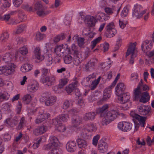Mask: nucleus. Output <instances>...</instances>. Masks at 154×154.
Listing matches in <instances>:
<instances>
[{"label":"nucleus","mask_w":154,"mask_h":154,"mask_svg":"<svg viewBox=\"0 0 154 154\" xmlns=\"http://www.w3.org/2000/svg\"><path fill=\"white\" fill-rule=\"evenodd\" d=\"M136 43H130L128 48L126 55L128 56L131 54V57L129 60V63L133 64L134 62V58L137 56V51L136 50Z\"/></svg>","instance_id":"9"},{"label":"nucleus","mask_w":154,"mask_h":154,"mask_svg":"<svg viewBox=\"0 0 154 154\" xmlns=\"http://www.w3.org/2000/svg\"><path fill=\"white\" fill-rule=\"evenodd\" d=\"M57 97L55 96L51 95V93L49 92L43 93L39 99V101L44 102L46 106H52L56 103Z\"/></svg>","instance_id":"7"},{"label":"nucleus","mask_w":154,"mask_h":154,"mask_svg":"<svg viewBox=\"0 0 154 154\" xmlns=\"http://www.w3.org/2000/svg\"><path fill=\"white\" fill-rule=\"evenodd\" d=\"M11 104L8 103H5L2 106V109L3 111H9L10 109Z\"/></svg>","instance_id":"49"},{"label":"nucleus","mask_w":154,"mask_h":154,"mask_svg":"<svg viewBox=\"0 0 154 154\" xmlns=\"http://www.w3.org/2000/svg\"><path fill=\"white\" fill-rule=\"evenodd\" d=\"M55 80V78L52 76H47L42 78L41 79V81L44 84L48 86H51L54 84Z\"/></svg>","instance_id":"28"},{"label":"nucleus","mask_w":154,"mask_h":154,"mask_svg":"<svg viewBox=\"0 0 154 154\" xmlns=\"http://www.w3.org/2000/svg\"><path fill=\"white\" fill-rule=\"evenodd\" d=\"M9 37V34L7 32L3 33L0 36V41L2 42H5L7 41Z\"/></svg>","instance_id":"47"},{"label":"nucleus","mask_w":154,"mask_h":154,"mask_svg":"<svg viewBox=\"0 0 154 154\" xmlns=\"http://www.w3.org/2000/svg\"><path fill=\"white\" fill-rule=\"evenodd\" d=\"M77 39L78 43L79 46L81 47H83L85 43V39L83 38H78L77 36H75L73 38V40L74 39Z\"/></svg>","instance_id":"43"},{"label":"nucleus","mask_w":154,"mask_h":154,"mask_svg":"<svg viewBox=\"0 0 154 154\" xmlns=\"http://www.w3.org/2000/svg\"><path fill=\"white\" fill-rule=\"evenodd\" d=\"M55 130L60 132H63L66 130V128L64 125L60 123L56 127Z\"/></svg>","instance_id":"51"},{"label":"nucleus","mask_w":154,"mask_h":154,"mask_svg":"<svg viewBox=\"0 0 154 154\" xmlns=\"http://www.w3.org/2000/svg\"><path fill=\"white\" fill-rule=\"evenodd\" d=\"M78 82L76 80L75 81L66 87V90L68 93L70 94L78 86Z\"/></svg>","instance_id":"31"},{"label":"nucleus","mask_w":154,"mask_h":154,"mask_svg":"<svg viewBox=\"0 0 154 154\" xmlns=\"http://www.w3.org/2000/svg\"><path fill=\"white\" fill-rule=\"evenodd\" d=\"M96 17L97 20L103 22L109 20L110 17L103 12H99L96 14Z\"/></svg>","instance_id":"26"},{"label":"nucleus","mask_w":154,"mask_h":154,"mask_svg":"<svg viewBox=\"0 0 154 154\" xmlns=\"http://www.w3.org/2000/svg\"><path fill=\"white\" fill-rule=\"evenodd\" d=\"M32 64L29 63H25L22 65L20 68V70L23 72H26L31 70L33 68Z\"/></svg>","instance_id":"35"},{"label":"nucleus","mask_w":154,"mask_h":154,"mask_svg":"<svg viewBox=\"0 0 154 154\" xmlns=\"http://www.w3.org/2000/svg\"><path fill=\"white\" fill-rule=\"evenodd\" d=\"M112 91V89L109 87L106 88L104 90L103 92V99L104 100H106L110 97Z\"/></svg>","instance_id":"37"},{"label":"nucleus","mask_w":154,"mask_h":154,"mask_svg":"<svg viewBox=\"0 0 154 154\" xmlns=\"http://www.w3.org/2000/svg\"><path fill=\"white\" fill-rule=\"evenodd\" d=\"M59 118L61 121H62L64 122H67L69 119V115L68 114H62L58 116Z\"/></svg>","instance_id":"53"},{"label":"nucleus","mask_w":154,"mask_h":154,"mask_svg":"<svg viewBox=\"0 0 154 154\" xmlns=\"http://www.w3.org/2000/svg\"><path fill=\"white\" fill-rule=\"evenodd\" d=\"M122 40L121 38L120 37H119L116 41V45L114 49L115 51H116L119 49V47L121 44Z\"/></svg>","instance_id":"59"},{"label":"nucleus","mask_w":154,"mask_h":154,"mask_svg":"<svg viewBox=\"0 0 154 154\" xmlns=\"http://www.w3.org/2000/svg\"><path fill=\"white\" fill-rule=\"evenodd\" d=\"M49 143L45 145L43 147L45 150H48L51 149L57 148L59 141L56 136H51L49 137Z\"/></svg>","instance_id":"11"},{"label":"nucleus","mask_w":154,"mask_h":154,"mask_svg":"<svg viewBox=\"0 0 154 154\" xmlns=\"http://www.w3.org/2000/svg\"><path fill=\"white\" fill-rule=\"evenodd\" d=\"M138 109L140 115L147 116L151 115V108L150 106L141 105L138 106Z\"/></svg>","instance_id":"14"},{"label":"nucleus","mask_w":154,"mask_h":154,"mask_svg":"<svg viewBox=\"0 0 154 154\" xmlns=\"http://www.w3.org/2000/svg\"><path fill=\"white\" fill-rule=\"evenodd\" d=\"M53 58L51 54L48 55L46 57L45 63L47 66L51 65L52 63Z\"/></svg>","instance_id":"54"},{"label":"nucleus","mask_w":154,"mask_h":154,"mask_svg":"<svg viewBox=\"0 0 154 154\" xmlns=\"http://www.w3.org/2000/svg\"><path fill=\"white\" fill-rule=\"evenodd\" d=\"M101 78V76H100L96 80L95 74H93L85 79L82 81V84L85 86H89L91 90H93L97 86Z\"/></svg>","instance_id":"6"},{"label":"nucleus","mask_w":154,"mask_h":154,"mask_svg":"<svg viewBox=\"0 0 154 154\" xmlns=\"http://www.w3.org/2000/svg\"><path fill=\"white\" fill-rule=\"evenodd\" d=\"M70 105V104L68 100H65L63 103L62 108L63 109H66L69 108Z\"/></svg>","instance_id":"58"},{"label":"nucleus","mask_w":154,"mask_h":154,"mask_svg":"<svg viewBox=\"0 0 154 154\" xmlns=\"http://www.w3.org/2000/svg\"><path fill=\"white\" fill-rule=\"evenodd\" d=\"M126 87L124 83L120 82L117 85L115 88V94L117 96H120L123 94L125 90Z\"/></svg>","instance_id":"20"},{"label":"nucleus","mask_w":154,"mask_h":154,"mask_svg":"<svg viewBox=\"0 0 154 154\" xmlns=\"http://www.w3.org/2000/svg\"><path fill=\"white\" fill-rule=\"evenodd\" d=\"M42 112H39V115L35 120V123L37 124L41 123L42 122L48 119L50 116V114L48 113L42 114Z\"/></svg>","instance_id":"21"},{"label":"nucleus","mask_w":154,"mask_h":154,"mask_svg":"<svg viewBox=\"0 0 154 154\" xmlns=\"http://www.w3.org/2000/svg\"><path fill=\"white\" fill-rule=\"evenodd\" d=\"M43 138V137H41L38 138L36 141L32 145V147L34 149H36L39 147L40 144L42 142Z\"/></svg>","instance_id":"55"},{"label":"nucleus","mask_w":154,"mask_h":154,"mask_svg":"<svg viewBox=\"0 0 154 154\" xmlns=\"http://www.w3.org/2000/svg\"><path fill=\"white\" fill-rule=\"evenodd\" d=\"M76 142L79 147L80 148H85L88 146V143L86 140H83L81 138H79L76 140Z\"/></svg>","instance_id":"36"},{"label":"nucleus","mask_w":154,"mask_h":154,"mask_svg":"<svg viewBox=\"0 0 154 154\" xmlns=\"http://www.w3.org/2000/svg\"><path fill=\"white\" fill-rule=\"evenodd\" d=\"M64 62L66 64H69L72 61V57L69 55H66L63 58Z\"/></svg>","instance_id":"50"},{"label":"nucleus","mask_w":154,"mask_h":154,"mask_svg":"<svg viewBox=\"0 0 154 154\" xmlns=\"http://www.w3.org/2000/svg\"><path fill=\"white\" fill-rule=\"evenodd\" d=\"M109 44L107 42H105L103 44H101L100 47H98L94 50V51H95L97 50H103V51L105 52L107 51L109 48Z\"/></svg>","instance_id":"38"},{"label":"nucleus","mask_w":154,"mask_h":154,"mask_svg":"<svg viewBox=\"0 0 154 154\" xmlns=\"http://www.w3.org/2000/svg\"><path fill=\"white\" fill-rule=\"evenodd\" d=\"M68 82V80L66 78H64L61 79L59 84L60 87L63 88V87Z\"/></svg>","instance_id":"64"},{"label":"nucleus","mask_w":154,"mask_h":154,"mask_svg":"<svg viewBox=\"0 0 154 154\" xmlns=\"http://www.w3.org/2000/svg\"><path fill=\"white\" fill-rule=\"evenodd\" d=\"M122 103V104L120 107V108L122 110H126L129 108L131 104L130 103Z\"/></svg>","instance_id":"61"},{"label":"nucleus","mask_w":154,"mask_h":154,"mask_svg":"<svg viewBox=\"0 0 154 154\" xmlns=\"http://www.w3.org/2000/svg\"><path fill=\"white\" fill-rule=\"evenodd\" d=\"M101 40L102 37L101 36H99L92 41L91 43V49H93L98 43L101 42Z\"/></svg>","instance_id":"39"},{"label":"nucleus","mask_w":154,"mask_h":154,"mask_svg":"<svg viewBox=\"0 0 154 154\" xmlns=\"http://www.w3.org/2000/svg\"><path fill=\"white\" fill-rule=\"evenodd\" d=\"M47 129V127L44 125L39 126L34 130L33 133L35 135H40L45 133Z\"/></svg>","instance_id":"30"},{"label":"nucleus","mask_w":154,"mask_h":154,"mask_svg":"<svg viewBox=\"0 0 154 154\" xmlns=\"http://www.w3.org/2000/svg\"><path fill=\"white\" fill-rule=\"evenodd\" d=\"M108 145L107 143L103 140H101L98 144V149L99 152L103 153L107 150Z\"/></svg>","instance_id":"22"},{"label":"nucleus","mask_w":154,"mask_h":154,"mask_svg":"<svg viewBox=\"0 0 154 154\" xmlns=\"http://www.w3.org/2000/svg\"><path fill=\"white\" fill-rule=\"evenodd\" d=\"M130 6L129 5H127L123 8L121 13V16L122 17H125L128 14Z\"/></svg>","instance_id":"46"},{"label":"nucleus","mask_w":154,"mask_h":154,"mask_svg":"<svg viewBox=\"0 0 154 154\" xmlns=\"http://www.w3.org/2000/svg\"><path fill=\"white\" fill-rule=\"evenodd\" d=\"M139 75L137 72H133L131 75L130 81H133L135 83H137L139 81Z\"/></svg>","instance_id":"45"},{"label":"nucleus","mask_w":154,"mask_h":154,"mask_svg":"<svg viewBox=\"0 0 154 154\" xmlns=\"http://www.w3.org/2000/svg\"><path fill=\"white\" fill-rule=\"evenodd\" d=\"M26 121L24 117H22L20 119V123L18 125V128L20 129L26 125Z\"/></svg>","instance_id":"52"},{"label":"nucleus","mask_w":154,"mask_h":154,"mask_svg":"<svg viewBox=\"0 0 154 154\" xmlns=\"http://www.w3.org/2000/svg\"><path fill=\"white\" fill-rule=\"evenodd\" d=\"M116 10V7L113 5L111 7H106L104 9L105 12L108 15L112 14Z\"/></svg>","instance_id":"42"},{"label":"nucleus","mask_w":154,"mask_h":154,"mask_svg":"<svg viewBox=\"0 0 154 154\" xmlns=\"http://www.w3.org/2000/svg\"><path fill=\"white\" fill-rule=\"evenodd\" d=\"M141 86V85L139 84L134 90L133 99L134 100H139L142 95L143 92H142Z\"/></svg>","instance_id":"19"},{"label":"nucleus","mask_w":154,"mask_h":154,"mask_svg":"<svg viewBox=\"0 0 154 154\" xmlns=\"http://www.w3.org/2000/svg\"><path fill=\"white\" fill-rule=\"evenodd\" d=\"M77 146L74 141L71 140L68 142L66 145L67 150L69 152H73L76 149Z\"/></svg>","instance_id":"23"},{"label":"nucleus","mask_w":154,"mask_h":154,"mask_svg":"<svg viewBox=\"0 0 154 154\" xmlns=\"http://www.w3.org/2000/svg\"><path fill=\"white\" fill-rule=\"evenodd\" d=\"M108 61L106 62H104L100 64L101 68L103 69L104 71L109 69L111 66V65L113 63V61L110 60L109 58H108Z\"/></svg>","instance_id":"34"},{"label":"nucleus","mask_w":154,"mask_h":154,"mask_svg":"<svg viewBox=\"0 0 154 154\" xmlns=\"http://www.w3.org/2000/svg\"><path fill=\"white\" fill-rule=\"evenodd\" d=\"M118 99L121 103L128 102L130 98V94L129 93H123L120 96H118Z\"/></svg>","instance_id":"25"},{"label":"nucleus","mask_w":154,"mask_h":154,"mask_svg":"<svg viewBox=\"0 0 154 154\" xmlns=\"http://www.w3.org/2000/svg\"><path fill=\"white\" fill-rule=\"evenodd\" d=\"M18 122V119L17 117L14 119L9 118L6 119L4 121L5 124L9 127H13L16 125Z\"/></svg>","instance_id":"27"},{"label":"nucleus","mask_w":154,"mask_h":154,"mask_svg":"<svg viewBox=\"0 0 154 154\" xmlns=\"http://www.w3.org/2000/svg\"><path fill=\"white\" fill-rule=\"evenodd\" d=\"M153 43L151 40H147L143 42L141 45L142 49L144 52L147 53L146 50L151 49Z\"/></svg>","instance_id":"24"},{"label":"nucleus","mask_w":154,"mask_h":154,"mask_svg":"<svg viewBox=\"0 0 154 154\" xmlns=\"http://www.w3.org/2000/svg\"><path fill=\"white\" fill-rule=\"evenodd\" d=\"M107 109L104 112L102 113V115L100 114L101 116H103L102 121V124L103 125H107L116 118L117 115H120L119 108H118L117 110L113 109L105 114Z\"/></svg>","instance_id":"5"},{"label":"nucleus","mask_w":154,"mask_h":154,"mask_svg":"<svg viewBox=\"0 0 154 154\" xmlns=\"http://www.w3.org/2000/svg\"><path fill=\"white\" fill-rule=\"evenodd\" d=\"M3 50V51H7L8 50L9 51L8 52H7L4 55L2 58L3 60L5 62L8 63V64L6 66H8L10 63L14 64V63H9V62L11 61L17 60L18 59L21 61L24 60V57L22 56H20L19 53L23 56L26 55L28 53V51L27 47L26 46H24L20 48L18 51H16L15 52V55H14L12 49L11 45L9 44H8L4 47ZM14 64L15 66V67H16V66Z\"/></svg>","instance_id":"2"},{"label":"nucleus","mask_w":154,"mask_h":154,"mask_svg":"<svg viewBox=\"0 0 154 154\" xmlns=\"http://www.w3.org/2000/svg\"><path fill=\"white\" fill-rule=\"evenodd\" d=\"M5 2L1 6V9L4 11L6 10L7 8H9L11 5V2L8 1H5Z\"/></svg>","instance_id":"48"},{"label":"nucleus","mask_w":154,"mask_h":154,"mask_svg":"<svg viewBox=\"0 0 154 154\" xmlns=\"http://www.w3.org/2000/svg\"><path fill=\"white\" fill-rule=\"evenodd\" d=\"M97 20L95 17L88 15L86 16L85 22L90 27H93L95 26Z\"/></svg>","instance_id":"16"},{"label":"nucleus","mask_w":154,"mask_h":154,"mask_svg":"<svg viewBox=\"0 0 154 154\" xmlns=\"http://www.w3.org/2000/svg\"><path fill=\"white\" fill-rule=\"evenodd\" d=\"M130 115L134 119L137 120L139 122V123L137 124H136V123H135L136 129H137L140 126L142 127H145L146 119L145 117L141 116L133 112H131Z\"/></svg>","instance_id":"12"},{"label":"nucleus","mask_w":154,"mask_h":154,"mask_svg":"<svg viewBox=\"0 0 154 154\" xmlns=\"http://www.w3.org/2000/svg\"><path fill=\"white\" fill-rule=\"evenodd\" d=\"M77 112L76 108H72L68 111L69 114L75 116L72 120V125L75 128L77 133L79 134L80 137L85 140H89L91 138V132L96 131L97 128L93 123H88L83 127H78L82 122V119L79 116L76 115Z\"/></svg>","instance_id":"1"},{"label":"nucleus","mask_w":154,"mask_h":154,"mask_svg":"<svg viewBox=\"0 0 154 154\" xmlns=\"http://www.w3.org/2000/svg\"><path fill=\"white\" fill-rule=\"evenodd\" d=\"M39 87V84L38 82L36 81H32L27 86V91L31 93L35 92L38 90Z\"/></svg>","instance_id":"18"},{"label":"nucleus","mask_w":154,"mask_h":154,"mask_svg":"<svg viewBox=\"0 0 154 154\" xmlns=\"http://www.w3.org/2000/svg\"><path fill=\"white\" fill-rule=\"evenodd\" d=\"M100 135L99 134H97L94 136L92 139V144L95 146H96L98 144V140L100 139Z\"/></svg>","instance_id":"56"},{"label":"nucleus","mask_w":154,"mask_h":154,"mask_svg":"<svg viewBox=\"0 0 154 154\" xmlns=\"http://www.w3.org/2000/svg\"><path fill=\"white\" fill-rule=\"evenodd\" d=\"M72 50L74 51V57L72 62L74 65H78L82 61V56L80 52L75 50L76 47L74 44L72 45Z\"/></svg>","instance_id":"13"},{"label":"nucleus","mask_w":154,"mask_h":154,"mask_svg":"<svg viewBox=\"0 0 154 154\" xmlns=\"http://www.w3.org/2000/svg\"><path fill=\"white\" fill-rule=\"evenodd\" d=\"M108 107V105L105 104L102 107L97 109L96 112H90L86 113L84 116L83 119L85 121H93L95 119L96 116L98 113L102 115Z\"/></svg>","instance_id":"8"},{"label":"nucleus","mask_w":154,"mask_h":154,"mask_svg":"<svg viewBox=\"0 0 154 154\" xmlns=\"http://www.w3.org/2000/svg\"><path fill=\"white\" fill-rule=\"evenodd\" d=\"M15 66L13 64L10 63L8 66H4L0 67V74H4L6 76L10 75L13 73L15 70ZM4 85L3 79L0 78V87ZM10 95L7 92L2 93L0 89V103L3 100H8Z\"/></svg>","instance_id":"3"},{"label":"nucleus","mask_w":154,"mask_h":154,"mask_svg":"<svg viewBox=\"0 0 154 154\" xmlns=\"http://www.w3.org/2000/svg\"><path fill=\"white\" fill-rule=\"evenodd\" d=\"M114 27V23L112 22L109 23L106 27L107 31L109 33L108 37L109 38L113 37L116 33Z\"/></svg>","instance_id":"17"},{"label":"nucleus","mask_w":154,"mask_h":154,"mask_svg":"<svg viewBox=\"0 0 154 154\" xmlns=\"http://www.w3.org/2000/svg\"><path fill=\"white\" fill-rule=\"evenodd\" d=\"M34 54L35 58L37 60L42 61L44 58V56L41 54V50L40 48L39 47H36L35 48L34 51Z\"/></svg>","instance_id":"32"},{"label":"nucleus","mask_w":154,"mask_h":154,"mask_svg":"<svg viewBox=\"0 0 154 154\" xmlns=\"http://www.w3.org/2000/svg\"><path fill=\"white\" fill-rule=\"evenodd\" d=\"M132 126L131 123L126 122H120L118 125V128L124 131H129L131 129Z\"/></svg>","instance_id":"15"},{"label":"nucleus","mask_w":154,"mask_h":154,"mask_svg":"<svg viewBox=\"0 0 154 154\" xmlns=\"http://www.w3.org/2000/svg\"><path fill=\"white\" fill-rule=\"evenodd\" d=\"M32 97L29 94L25 95L22 98L24 104H29L31 101Z\"/></svg>","instance_id":"41"},{"label":"nucleus","mask_w":154,"mask_h":154,"mask_svg":"<svg viewBox=\"0 0 154 154\" xmlns=\"http://www.w3.org/2000/svg\"><path fill=\"white\" fill-rule=\"evenodd\" d=\"M60 120L58 116L53 119L51 121V123L52 125L57 126L60 123Z\"/></svg>","instance_id":"63"},{"label":"nucleus","mask_w":154,"mask_h":154,"mask_svg":"<svg viewBox=\"0 0 154 154\" xmlns=\"http://www.w3.org/2000/svg\"><path fill=\"white\" fill-rule=\"evenodd\" d=\"M97 60L95 58L90 60L85 66V69L87 71H90L94 68L95 64L97 62Z\"/></svg>","instance_id":"29"},{"label":"nucleus","mask_w":154,"mask_h":154,"mask_svg":"<svg viewBox=\"0 0 154 154\" xmlns=\"http://www.w3.org/2000/svg\"><path fill=\"white\" fill-rule=\"evenodd\" d=\"M66 37V35L63 33H61L58 35L54 38V42L55 43H57L60 40L64 39Z\"/></svg>","instance_id":"44"},{"label":"nucleus","mask_w":154,"mask_h":154,"mask_svg":"<svg viewBox=\"0 0 154 154\" xmlns=\"http://www.w3.org/2000/svg\"><path fill=\"white\" fill-rule=\"evenodd\" d=\"M23 0H12L13 4L16 7H18L22 3Z\"/></svg>","instance_id":"62"},{"label":"nucleus","mask_w":154,"mask_h":154,"mask_svg":"<svg viewBox=\"0 0 154 154\" xmlns=\"http://www.w3.org/2000/svg\"><path fill=\"white\" fill-rule=\"evenodd\" d=\"M132 15L133 17L139 18L141 17L143 15L146 13V10H143L142 6L137 4L134 5L132 10Z\"/></svg>","instance_id":"10"},{"label":"nucleus","mask_w":154,"mask_h":154,"mask_svg":"<svg viewBox=\"0 0 154 154\" xmlns=\"http://www.w3.org/2000/svg\"><path fill=\"white\" fill-rule=\"evenodd\" d=\"M150 98V96L149 93L146 92H145L142 93L139 101L140 102L143 103H145L148 102Z\"/></svg>","instance_id":"33"},{"label":"nucleus","mask_w":154,"mask_h":154,"mask_svg":"<svg viewBox=\"0 0 154 154\" xmlns=\"http://www.w3.org/2000/svg\"><path fill=\"white\" fill-rule=\"evenodd\" d=\"M45 36V34H42L40 32H38L36 34L35 38L36 40L40 41L44 38Z\"/></svg>","instance_id":"57"},{"label":"nucleus","mask_w":154,"mask_h":154,"mask_svg":"<svg viewBox=\"0 0 154 154\" xmlns=\"http://www.w3.org/2000/svg\"><path fill=\"white\" fill-rule=\"evenodd\" d=\"M62 88L60 87L59 85H56L54 86L53 89L55 93L59 94L60 93L62 92Z\"/></svg>","instance_id":"60"},{"label":"nucleus","mask_w":154,"mask_h":154,"mask_svg":"<svg viewBox=\"0 0 154 154\" xmlns=\"http://www.w3.org/2000/svg\"><path fill=\"white\" fill-rule=\"evenodd\" d=\"M26 26L24 24H22L17 26V30L15 32V34L20 33L26 29Z\"/></svg>","instance_id":"40"},{"label":"nucleus","mask_w":154,"mask_h":154,"mask_svg":"<svg viewBox=\"0 0 154 154\" xmlns=\"http://www.w3.org/2000/svg\"><path fill=\"white\" fill-rule=\"evenodd\" d=\"M50 44L46 43L45 44V48L47 52H49L51 51L53 52H54L59 56L62 57L65 54H67L69 51V49L68 47L67 44L62 45L56 46L54 48L50 49L49 47Z\"/></svg>","instance_id":"4"}]
</instances>
